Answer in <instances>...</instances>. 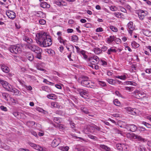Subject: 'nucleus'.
Wrapping results in <instances>:
<instances>
[{"label": "nucleus", "instance_id": "f257e3e1", "mask_svg": "<svg viewBox=\"0 0 151 151\" xmlns=\"http://www.w3.org/2000/svg\"><path fill=\"white\" fill-rule=\"evenodd\" d=\"M35 40L37 43L42 47H49L52 44L51 37L45 32H41L37 33Z\"/></svg>", "mask_w": 151, "mask_h": 151}, {"label": "nucleus", "instance_id": "f03ea898", "mask_svg": "<svg viewBox=\"0 0 151 151\" xmlns=\"http://www.w3.org/2000/svg\"><path fill=\"white\" fill-rule=\"evenodd\" d=\"M78 82L83 86L91 88L95 87L94 83L88 80V78L85 76H81L78 79Z\"/></svg>", "mask_w": 151, "mask_h": 151}, {"label": "nucleus", "instance_id": "7ed1b4c3", "mask_svg": "<svg viewBox=\"0 0 151 151\" xmlns=\"http://www.w3.org/2000/svg\"><path fill=\"white\" fill-rule=\"evenodd\" d=\"M0 82L6 90L13 92L17 95H20L21 92L17 89L14 88L13 86L6 81L0 79Z\"/></svg>", "mask_w": 151, "mask_h": 151}, {"label": "nucleus", "instance_id": "20e7f679", "mask_svg": "<svg viewBox=\"0 0 151 151\" xmlns=\"http://www.w3.org/2000/svg\"><path fill=\"white\" fill-rule=\"evenodd\" d=\"M127 137L130 139H136L139 141L142 142H145L147 141V139L142 138L141 136L132 133H129L127 134Z\"/></svg>", "mask_w": 151, "mask_h": 151}, {"label": "nucleus", "instance_id": "39448f33", "mask_svg": "<svg viewBox=\"0 0 151 151\" xmlns=\"http://www.w3.org/2000/svg\"><path fill=\"white\" fill-rule=\"evenodd\" d=\"M99 61V59L98 57L96 55L89 57L88 59V61L91 64L95 65L97 64Z\"/></svg>", "mask_w": 151, "mask_h": 151}, {"label": "nucleus", "instance_id": "423d86ee", "mask_svg": "<svg viewBox=\"0 0 151 151\" xmlns=\"http://www.w3.org/2000/svg\"><path fill=\"white\" fill-rule=\"evenodd\" d=\"M9 50L12 53L17 54L21 52V49L19 46L13 45L10 47Z\"/></svg>", "mask_w": 151, "mask_h": 151}, {"label": "nucleus", "instance_id": "0eeeda50", "mask_svg": "<svg viewBox=\"0 0 151 151\" xmlns=\"http://www.w3.org/2000/svg\"><path fill=\"white\" fill-rule=\"evenodd\" d=\"M75 89L81 97L84 99L87 98L88 94L86 90L79 88H77Z\"/></svg>", "mask_w": 151, "mask_h": 151}, {"label": "nucleus", "instance_id": "6e6552de", "mask_svg": "<svg viewBox=\"0 0 151 151\" xmlns=\"http://www.w3.org/2000/svg\"><path fill=\"white\" fill-rule=\"evenodd\" d=\"M135 97L138 99H141L145 96V94L143 92L136 90L134 91Z\"/></svg>", "mask_w": 151, "mask_h": 151}, {"label": "nucleus", "instance_id": "1a4fd4ad", "mask_svg": "<svg viewBox=\"0 0 151 151\" xmlns=\"http://www.w3.org/2000/svg\"><path fill=\"white\" fill-rule=\"evenodd\" d=\"M128 131L132 132L136 131L137 129V128L135 125L132 124H126L124 127Z\"/></svg>", "mask_w": 151, "mask_h": 151}, {"label": "nucleus", "instance_id": "9d476101", "mask_svg": "<svg viewBox=\"0 0 151 151\" xmlns=\"http://www.w3.org/2000/svg\"><path fill=\"white\" fill-rule=\"evenodd\" d=\"M127 111V112L130 114L133 115H137L138 113L137 112V110L135 109H133L130 107H127L125 108Z\"/></svg>", "mask_w": 151, "mask_h": 151}, {"label": "nucleus", "instance_id": "9b49d317", "mask_svg": "<svg viewBox=\"0 0 151 151\" xmlns=\"http://www.w3.org/2000/svg\"><path fill=\"white\" fill-rule=\"evenodd\" d=\"M6 14L8 17L11 19H14L16 17L15 13L12 11L8 10L6 12Z\"/></svg>", "mask_w": 151, "mask_h": 151}, {"label": "nucleus", "instance_id": "f8f14e48", "mask_svg": "<svg viewBox=\"0 0 151 151\" xmlns=\"http://www.w3.org/2000/svg\"><path fill=\"white\" fill-rule=\"evenodd\" d=\"M93 127V126H91L89 125H87L84 127L83 130V132L86 134L89 133V132L93 133L94 132L93 129L91 128Z\"/></svg>", "mask_w": 151, "mask_h": 151}, {"label": "nucleus", "instance_id": "ddd939ff", "mask_svg": "<svg viewBox=\"0 0 151 151\" xmlns=\"http://www.w3.org/2000/svg\"><path fill=\"white\" fill-rule=\"evenodd\" d=\"M30 146L34 147L35 150L39 151H45L46 150L45 148L41 147L39 145H37L33 143L30 144Z\"/></svg>", "mask_w": 151, "mask_h": 151}, {"label": "nucleus", "instance_id": "4468645a", "mask_svg": "<svg viewBox=\"0 0 151 151\" xmlns=\"http://www.w3.org/2000/svg\"><path fill=\"white\" fill-rule=\"evenodd\" d=\"M60 140L59 138L55 139L52 142V145L53 147H56L60 144Z\"/></svg>", "mask_w": 151, "mask_h": 151}, {"label": "nucleus", "instance_id": "2eb2a0df", "mask_svg": "<svg viewBox=\"0 0 151 151\" xmlns=\"http://www.w3.org/2000/svg\"><path fill=\"white\" fill-rule=\"evenodd\" d=\"M137 14L140 19L141 20H143L145 17L144 11L142 10H140L138 11Z\"/></svg>", "mask_w": 151, "mask_h": 151}, {"label": "nucleus", "instance_id": "dca6fc26", "mask_svg": "<svg viewBox=\"0 0 151 151\" xmlns=\"http://www.w3.org/2000/svg\"><path fill=\"white\" fill-rule=\"evenodd\" d=\"M1 69L5 73H8L9 71V68L4 64L1 65Z\"/></svg>", "mask_w": 151, "mask_h": 151}, {"label": "nucleus", "instance_id": "f3484780", "mask_svg": "<svg viewBox=\"0 0 151 151\" xmlns=\"http://www.w3.org/2000/svg\"><path fill=\"white\" fill-rule=\"evenodd\" d=\"M36 45L33 44H28L26 45L27 48L32 51L34 50V49Z\"/></svg>", "mask_w": 151, "mask_h": 151}, {"label": "nucleus", "instance_id": "a211bd4d", "mask_svg": "<svg viewBox=\"0 0 151 151\" xmlns=\"http://www.w3.org/2000/svg\"><path fill=\"white\" fill-rule=\"evenodd\" d=\"M23 39L24 40L28 43V44H32L33 42V40L31 38H29L27 36H24Z\"/></svg>", "mask_w": 151, "mask_h": 151}, {"label": "nucleus", "instance_id": "6ab92c4d", "mask_svg": "<svg viewBox=\"0 0 151 151\" xmlns=\"http://www.w3.org/2000/svg\"><path fill=\"white\" fill-rule=\"evenodd\" d=\"M142 32L143 34L146 36L148 37H151V32L150 31L143 29Z\"/></svg>", "mask_w": 151, "mask_h": 151}, {"label": "nucleus", "instance_id": "aec40b11", "mask_svg": "<svg viewBox=\"0 0 151 151\" xmlns=\"http://www.w3.org/2000/svg\"><path fill=\"white\" fill-rule=\"evenodd\" d=\"M40 6L41 7L44 8H49L50 7V5L45 2H41Z\"/></svg>", "mask_w": 151, "mask_h": 151}, {"label": "nucleus", "instance_id": "412c9836", "mask_svg": "<svg viewBox=\"0 0 151 151\" xmlns=\"http://www.w3.org/2000/svg\"><path fill=\"white\" fill-rule=\"evenodd\" d=\"M123 147H125V146L123 145H122L121 144L118 143L116 145V147L118 150L120 151L125 150H124Z\"/></svg>", "mask_w": 151, "mask_h": 151}, {"label": "nucleus", "instance_id": "4be33fe9", "mask_svg": "<svg viewBox=\"0 0 151 151\" xmlns=\"http://www.w3.org/2000/svg\"><path fill=\"white\" fill-rule=\"evenodd\" d=\"M58 39L60 43L63 44L64 45H66V42H67L66 40L63 39L60 36H59Z\"/></svg>", "mask_w": 151, "mask_h": 151}, {"label": "nucleus", "instance_id": "5701e85b", "mask_svg": "<svg viewBox=\"0 0 151 151\" xmlns=\"http://www.w3.org/2000/svg\"><path fill=\"white\" fill-rule=\"evenodd\" d=\"M2 95L5 100L7 101H8L9 99L10 98V96L7 93H3Z\"/></svg>", "mask_w": 151, "mask_h": 151}, {"label": "nucleus", "instance_id": "b1692460", "mask_svg": "<svg viewBox=\"0 0 151 151\" xmlns=\"http://www.w3.org/2000/svg\"><path fill=\"white\" fill-rule=\"evenodd\" d=\"M94 53L96 54H99L102 52L101 49L98 47H96L93 49Z\"/></svg>", "mask_w": 151, "mask_h": 151}, {"label": "nucleus", "instance_id": "393cba45", "mask_svg": "<svg viewBox=\"0 0 151 151\" xmlns=\"http://www.w3.org/2000/svg\"><path fill=\"white\" fill-rule=\"evenodd\" d=\"M133 23L132 22H130L128 24L127 26L129 29L134 30L135 28L133 25Z\"/></svg>", "mask_w": 151, "mask_h": 151}, {"label": "nucleus", "instance_id": "a878e982", "mask_svg": "<svg viewBox=\"0 0 151 151\" xmlns=\"http://www.w3.org/2000/svg\"><path fill=\"white\" fill-rule=\"evenodd\" d=\"M33 51L36 53L39 52H42V50L41 48L36 45V47L34 49V50Z\"/></svg>", "mask_w": 151, "mask_h": 151}, {"label": "nucleus", "instance_id": "bb28decb", "mask_svg": "<svg viewBox=\"0 0 151 151\" xmlns=\"http://www.w3.org/2000/svg\"><path fill=\"white\" fill-rule=\"evenodd\" d=\"M69 149V147L68 146H61L59 147L60 150L63 151H68Z\"/></svg>", "mask_w": 151, "mask_h": 151}, {"label": "nucleus", "instance_id": "cd10ccee", "mask_svg": "<svg viewBox=\"0 0 151 151\" xmlns=\"http://www.w3.org/2000/svg\"><path fill=\"white\" fill-rule=\"evenodd\" d=\"M100 147L103 149L104 150H105L106 151H109L110 150V148L109 147H107L106 146H105L104 145H101L100 146Z\"/></svg>", "mask_w": 151, "mask_h": 151}, {"label": "nucleus", "instance_id": "c85d7f7f", "mask_svg": "<svg viewBox=\"0 0 151 151\" xmlns=\"http://www.w3.org/2000/svg\"><path fill=\"white\" fill-rule=\"evenodd\" d=\"M107 42L110 43L113 41V36H110L109 37L106 38Z\"/></svg>", "mask_w": 151, "mask_h": 151}, {"label": "nucleus", "instance_id": "c756f323", "mask_svg": "<svg viewBox=\"0 0 151 151\" xmlns=\"http://www.w3.org/2000/svg\"><path fill=\"white\" fill-rule=\"evenodd\" d=\"M82 111L86 114H89L90 113L88 111L87 109L85 107H81V108Z\"/></svg>", "mask_w": 151, "mask_h": 151}, {"label": "nucleus", "instance_id": "7c9ffc66", "mask_svg": "<svg viewBox=\"0 0 151 151\" xmlns=\"http://www.w3.org/2000/svg\"><path fill=\"white\" fill-rule=\"evenodd\" d=\"M91 128L93 129L94 132L96 131H100L101 129L100 128L95 125H93V127H91Z\"/></svg>", "mask_w": 151, "mask_h": 151}, {"label": "nucleus", "instance_id": "2f4dec72", "mask_svg": "<svg viewBox=\"0 0 151 151\" xmlns=\"http://www.w3.org/2000/svg\"><path fill=\"white\" fill-rule=\"evenodd\" d=\"M114 15L116 17L119 18H121L122 16L123 15V14L122 13L118 12H114Z\"/></svg>", "mask_w": 151, "mask_h": 151}, {"label": "nucleus", "instance_id": "473e14b6", "mask_svg": "<svg viewBox=\"0 0 151 151\" xmlns=\"http://www.w3.org/2000/svg\"><path fill=\"white\" fill-rule=\"evenodd\" d=\"M27 58L29 61H32L33 60L34 56L33 54H30L27 55Z\"/></svg>", "mask_w": 151, "mask_h": 151}, {"label": "nucleus", "instance_id": "72a5a7b5", "mask_svg": "<svg viewBox=\"0 0 151 151\" xmlns=\"http://www.w3.org/2000/svg\"><path fill=\"white\" fill-rule=\"evenodd\" d=\"M114 104L116 106H120L121 104L117 99H116L114 100Z\"/></svg>", "mask_w": 151, "mask_h": 151}, {"label": "nucleus", "instance_id": "f704fd0d", "mask_svg": "<svg viewBox=\"0 0 151 151\" xmlns=\"http://www.w3.org/2000/svg\"><path fill=\"white\" fill-rule=\"evenodd\" d=\"M131 45L133 47L136 48H137L139 46V45L135 41H133L132 42Z\"/></svg>", "mask_w": 151, "mask_h": 151}, {"label": "nucleus", "instance_id": "c9c22d12", "mask_svg": "<svg viewBox=\"0 0 151 151\" xmlns=\"http://www.w3.org/2000/svg\"><path fill=\"white\" fill-rule=\"evenodd\" d=\"M135 83L133 81H127L124 82V84L131 85L133 86H135Z\"/></svg>", "mask_w": 151, "mask_h": 151}, {"label": "nucleus", "instance_id": "e433bc0d", "mask_svg": "<svg viewBox=\"0 0 151 151\" xmlns=\"http://www.w3.org/2000/svg\"><path fill=\"white\" fill-rule=\"evenodd\" d=\"M42 52H40L36 53L37 54L36 56V57L39 59H41L42 58Z\"/></svg>", "mask_w": 151, "mask_h": 151}, {"label": "nucleus", "instance_id": "4c0bfd02", "mask_svg": "<svg viewBox=\"0 0 151 151\" xmlns=\"http://www.w3.org/2000/svg\"><path fill=\"white\" fill-rule=\"evenodd\" d=\"M72 41L75 42L78 40L77 36L76 35H73L72 36Z\"/></svg>", "mask_w": 151, "mask_h": 151}, {"label": "nucleus", "instance_id": "58836bf2", "mask_svg": "<svg viewBox=\"0 0 151 151\" xmlns=\"http://www.w3.org/2000/svg\"><path fill=\"white\" fill-rule=\"evenodd\" d=\"M9 99L11 101L12 103H14L15 104H17L18 103V101L16 100L15 99L13 98L10 97V98Z\"/></svg>", "mask_w": 151, "mask_h": 151}, {"label": "nucleus", "instance_id": "ea45409f", "mask_svg": "<svg viewBox=\"0 0 151 151\" xmlns=\"http://www.w3.org/2000/svg\"><path fill=\"white\" fill-rule=\"evenodd\" d=\"M57 127L58 128L63 130L65 129L64 126L62 124H58Z\"/></svg>", "mask_w": 151, "mask_h": 151}, {"label": "nucleus", "instance_id": "a19ab883", "mask_svg": "<svg viewBox=\"0 0 151 151\" xmlns=\"http://www.w3.org/2000/svg\"><path fill=\"white\" fill-rule=\"evenodd\" d=\"M142 124L148 128H151V125L145 122H143Z\"/></svg>", "mask_w": 151, "mask_h": 151}, {"label": "nucleus", "instance_id": "79ce46f5", "mask_svg": "<svg viewBox=\"0 0 151 151\" xmlns=\"http://www.w3.org/2000/svg\"><path fill=\"white\" fill-rule=\"evenodd\" d=\"M54 121L57 124H59L60 122V119L58 118H55L53 119Z\"/></svg>", "mask_w": 151, "mask_h": 151}, {"label": "nucleus", "instance_id": "37998d69", "mask_svg": "<svg viewBox=\"0 0 151 151\" xmlns=\"http://www.w3.org/2000/svg\"><path fill=\"white\" fill-rule=\"evenodd\" d=\"M98 83L100 85L102 86H104L106 85V84L103 81H98Z\"/></svg>", "mask_w": 151, "mask_h": 151}, {"label": "nucleus", "instance_id": "c03bdc74", "mask_svg": "<svg viewBox=\"0 0 151 151\" xmlns=\"http://www.w3.org/2000/svg\"><path fill=\"white\" fill-rule=\"evenodd\" d=\"M145 148L143 146H140L139 148V150L140 151H145Z\"/></svg>", "mask_w": 151, "mask_h": 151}, {"label": "nucleus", "instance_id": "a18cd8bd", "mask_svg": "<svg viewBox=\"0 0 151 151\" xmlns=\"http://www.w3.org/2000/svg\"><path fill=\"white\" fill-rule=\"evenodd\" d=\"M40 24H41L44 25L46 23V21L43 19H40L39 21Z\"/></svg>", "mask_w": 151, "mask_h": 151}, {"label": "nucleus", "instance_id": "49530a36", "mask_svg": "<svg viewBox=\"0 0 151 151\" xmlns=\"http://www.w3.org/2000/svg\"><path fill=\"white\" fill-rule=\"evenodd\" d=\"M100 63L103 66H105L107 64V62L106 61L103 60H101L100 61Z\"/></svg>", "mask_w": 151, "mask_h": 151}, {"label": "nucleus", "instance_id": "de8ad7c7", "mask_svg": "<svg viewBox=\"0 0 151 151\" xmlns=\"http://www.w3.org/2000/svg\"><path fill=\"white\" fill-rule=\"evenodd\" d=\"M31 134L33 135L34 136L36 137H38V135L36 132L34 131H31Z\"/></svg>", "mask_w": 151, "mask_h": 151}, {"label": "nucleus", "instance_id": "09e8293b", "mask_svg": "<svg viewBox=\"0 0 151 151\" xmlns=\"http://www.w3.org/2000/svg\"><path fill=\"white\" fill-rule=\"evenodd\" d=\"M113 52V49H112L111 48L110 49L108 50L107 53L108 54L110 55Z\"/></svg>", "mask_w": 151, "mask_h": 151}, {"label": "nucleus", "instance_id": "8fccbe9b", "mask_svg": "<svg viewBox=\"0 0 151 151\" xmlns=\"http://www.w3.org/2000/svg\"><path fill=\"white\" fill-rule=\"evenodd\" d=\"M107 81L110 84H112L113 83V80L111 79H108L107 80Z\"/></svg>", "mask_w": 151, "mask_h": 151}, {"label": "nucleus", "instance_id": "3c124183", "mask_svg": "<svg viewBox=\"0 0 151 151\" xmlns=\"http://www.w3.org/2000/svg\"><path fill=\"white\" fill-rule=\"evenodd\" d=\"M0 108L3 111H7L6 108L3 106H1L0 107Z\"/></svg>", "mask_w": 151, "mask_h": 151}, {"label": "nucleus", "instance_id": "603ef678", "mask_svg": "<svg viewBox=\"0 0 151 151\" xmlns=\"http://www.w3.org/2000/svg\"><path fill=\"white\" fill-rule=\"evenodd\" d=\"M115 94L116 96H118L119 97H121L122 95L121 94L119 93V92L118 91H116L115 92Z\"/></svg>", "mask_w": 151, "mask_h": 151}, {"label": "nucleus", "instance_id": "864d4df0", "mask_svg": "<svg viewBox=\"0 0 151 151\" xmlns=\"http://www.w3.org/2000/svg\"><path fill=\"white\" fill-rule=\"evenodd\" d=\"M51 105L53 107H57V103L55 102H52L51 103Z\"/></svg>", "mask_w": 151, "mask_h": 151}, {"label": "nucleus", "instance_id": "5fc2aeb1", "mask_svg": "<svg viewBox=\"0 0 151 151\" xmlns=\"http://www.w3.org/2000/svg\"><path fill=\"white\" fill-rule=\"evenodd\" d=\"M120 79L121 80H125L126 78V77L125 75H124L123 76H120Z\"/></svg>", "mask_w": 151, "mask_h": 151}, {"label": "nucleus", "instance_id": "6e6d98bb", "mask_svg": "<svg viewBox=\"0 0 151 151\" xmlns=\"http://www.w3.org/2000/svg\"><path fill=\"white\" fill-rule=\"evenodd\" d=\"M103 31V29L102 28H101L99 27L98 28H97L96 29V32H102Z\"/></svg>", "mask_w": 151, "mask_h": 151}, {"label": "nucleus", "instance_id": "4d7b16f0", "mask_svg": "<svg viewBox=\"0 0 151 151\" xmlns=\"http://www.w3.org/2000/svg\"><path fill=\"white\" fill-rule=\"evenodd\" d=\"M88 137L92 139H95L96 138V137L95 136H94L92 135H88Z\"/></svg>", "mask_w": 151, "mask_h": 151}, {"label": "nucleus", "instance_id": "13d9d810", "mask_svg": "<svg viewBox=\"0 0 151 151\" xmlns=\"http://www.w3.org/2000/svg\"><path fill=\"white\" fill-rule=\"evenodd\" d=\"M107 49V47L106 46H104L101 48L102 51H105Z\"/></svg>", "mask_w": 151, "mask_h": 151}, {"label": "nucleus", "instance_id": "bf43d9fd", "mask_svg": "<svg viewBox=\"0 0 151 151\" xmlns=\"http://www.w3.org/2000/svg\"><path fill=\"white\" fill-rule=\"evenodd\" d=\"M37 69L38 70H41V71H46V70L45 69H43V68H40L38 66H37Z\"/></svg>", "mask_w": 151, "mask_h": 151}, {"label": "nucleus", "instance_id": "052dcab7", "mask_svg": "<svg viewBox=\"0 0 151 151\" xmlns=\"http://www.w3.org/2000/svg\"><path fill=\"white\" fill-rule=\"evenodd\" d=\"M56 4L59 6H61L60 0H58L56 1Z\"/></svg>", "mask_w": 151, "mask_h": 151}, {"label": "nucleus", "instance_id": "680f3d73", "mask_svg": "<svg viewBox=\"0 0 151 151\" xmlns=\"http://www.w3.org/2000/svg\"><path fill=\"white\" fill-rule=\"evenodd\" d=\"M145 72L148 73H151V68L146 69L145 70Z\"/></svg>", "mask_w": 151, "mask_h": 151}, {"label": "nucleus", "instance_id": "e2e57ef3", "mask_svg": "<svg viewBox=\"0 0 151 151\" xmlns=\"http://www.w3.org/2000/svg\"><path fill=\"white\" fill-rule=\"evenodd\" d=\"M67 31L68 33H71L73 32V30L71 29H68Z\"/></svg>", "mask_w": 151, "mask_h": 151}, {"label": "nucleus", "instance_id": "0e129e2a", "mask_svg": "<svg viewBox=\"0 0 151 151\" xmlns=\"http://www.w3.org/2000/svg\"><path fill=\"white\" fill-rule=\"evenodd\" d=\"M47 97L49 99H52V98L53 97V96L52 94H50L48 95L47 96Z\"/></svg>", "mask_w": 151, "mask_h": 151}, {"label": "nucleus", "instance_id": "69168bd1", "mask_svg": "<svg viewBox=\"0 0 151 151\" xmlns=\"http://www.w3.org/2000/svg\"><path fill=\"white\" fill-rule=\"evenodd\" d=\"M26 88H27V89L29 90H31L32 89V87L30 86H26Z\"/></svg>", "mask_w": 151, "mask_h": 151}, {"label": "nucleus", "instance_id": "338daca9", "mask_svg": "<svg viewBox=\"0 0 151 151\" xmlns=\"http://www.w3.org/2000/svg\"><path fill=\"white\" fill-rule=\"evenodd\" d=\"M113 74V73L110 71H108L107 72V75L109 76H112Z\"/></svg>", "mask_w": 151, "mask_h": 151}, {"label": "nucleus", "instance_id": "774afa93", "mask_svg": "<svg viewBox=\"0 0 151 151\" xmlns=\"http://www.w3.org/2000/svg\"><path fill=\"white\" fill-rule=\"evenodd\" d=\"M55 87L58 88L59 89H61L62 88L61 86L58 84H56L55 86Z\"/></svg>", "mask_w": 151, "mask_h": 151}]
</instances>
